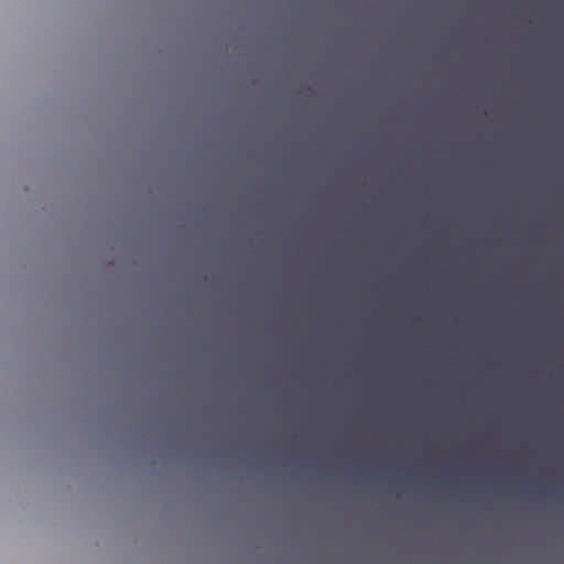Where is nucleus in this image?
Segmentation results:
<instances>
[{"mask_svg":"<svg viewBox=\"0 0 564 564\" xmlns=\"http://www.w3.org/2000/svg\"><path fill=\"white\" fill-rule=\"evenodd\" d=\"M487 329L486 340V375H487V410H486V437H487V458H486V487L487 499L490 492L494 494V452L490 451V442H494V318L481 319Z\"/></svg>","mask_w":564,"mask_h":564,"instance_id":"1","label":"nucleus"},{"mask_svg":"<svg viewBox=\"0 0 564 564\" xmlns=\"http://www.w3.org/2000/svg\"><path fill=\"white\" fill-rule=\"evenodd\" d=\"M487 305L484 317L495 318L494 315V260H490V246H494V230L487 228Z\"/></svg>","mask_w":564,"mask_h":564,"instance_id":"2","label":"nucleus"},{"mask_svg":"<svg viewBox=\"0 0 564 564\" xmlns=\"http://www.w3.org/2000/svg\"><path fill=\"white\" fill-rule=\"evenodd\" d=\"M490 145L495 148V142L487 140V228L494 230V223H490Z\"/></svg>","mask_w":564,"mask_h":564,"instance_id":"3","label":"nucleus"},{"mask_svg":"<svg viewBox=\"0 0 564 564\" xmlns=\"http://www.w3.org/2000/svg\"><path fill=\"white\" fill-rule=\"evenodd\" d=\"M490 145L495 148V142L487 140V228L494 230V223H490Z\"/></svg>","mask_w":564,"mask_h":564,"instance_id":"4","label":"nucleus"},{"mask_svg":"<svg viewBox=\"0 0 564 564\" xmlns=\"http://www.w3.org/2000/svg\"><path fill=\"white\" fill-rule=\"evenodd\" d=\"M466 281H467V272H466V270L462 269L459 274L455 279H453V284L462 288L465 285Z\"/></svg>","mask_w":564,"mask_h":564,"instance_id":"5","label":"nucleus"},{"mask_svg":"<svg viewBox=\"0 0 564 564\" xmlns=\"http://www.w3.org/2000/svg\"><path fill=\"white\" fill-rule=\"evenodd\" d=\"M503 319H496V324H495V327H496V332L498 330V328L500 327V322H502Z\"/></svg>","mask_w":564,"mask_h":564,"instance_id":"6","label":"nucleus"},{"mask_svg":"<svg viewBox=\"0 0 564 564\" xmlns=\"http://www.w3.org/2000/svg\"><path fill=\"white\" fill-rule=\"evenodd\" d=\"M490 111H491V108H490V105L488 104V105H487V116H488V117H489V115H490Z\"/></svg>","mask_w":564,"mask_h":564,"instance_id":"7","label":"nucleus"},{"mask_svg":"<svg viewBox=\"0 0 564 564\" xmlns=\"http://www.w3.org/2000/svg\"><path fill=\"white\" fill-rule=\"evenodd\" d=\"M495 481H498V474H495Z\"/></svg>","mask_w":564,"mask_h":564,"instance_id":"8","label":"nucleus"},{"mask_svg":"<svg viewBox=\"0 0 564 564\" xmlns=\"http://www.w3.org/2000/svg\"><path fill=\"white\" fill-rule=\"evenodd\" d=\"M495 481H498V474H495Z\"/></svg>","mask_w":564,"mask_h":564,"instance_id":"9","label":"nucleus"},{"mask_svg":"<svg viewBox=\"0 0 564 564\" xmlns=\"http://www.w3.org/2000/svg\"><path fill=\"white\" fill-rule=\"evenodd\" d=\"M495 481H498V474H495Z\"/></svg>","mask_w":564,"mask_h":564,"instance_id":"10","label":"nucleus"},{"mask_svg":"<svg viewBox=\"0 0 564 564\" xmlns=\"http://www.w3.org/2000/svg\"><path fill=\"white\" fill-rule=\"evenodd\" d=\"M495 356H496V357L498 356V352H497V351L495 352Z\"/></svg>","mask_w":564,"mask_h":564,"instance_id":"11","label":"nucleus"}]
</instances>
